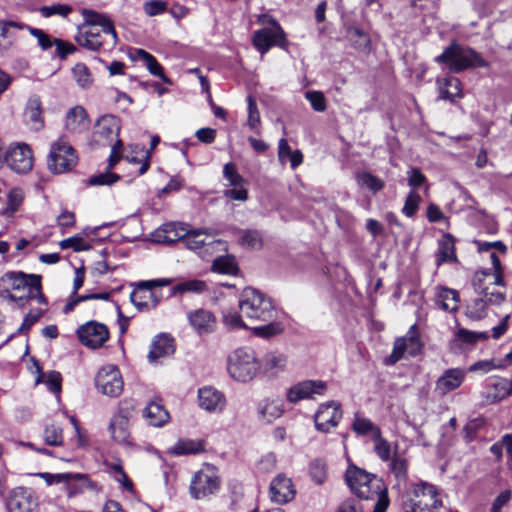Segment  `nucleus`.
Instances as JSON below:
<instances>
[{"instance_id":"40","label":"nucleus","mask_w":512,"mask_h":512,"mask_svg":"<svg viewBox=\"0 0 512 512\" xmlns=\"http://www.w3.org/2000/svg\"><path fill=\"white\" fill-rule=\"evenodd\" d=\"M493 392L488 393L486 399L489 403H497L511 395L509 381L504 378H495L491 384Z\"/></svg>"},{"instance_id":"13","label":"nucleus","mask_w":512,"mask_h":512,"mask_svg":"<svg viewBox=\"0 0 512 512\" xmlns=\"http://www.w3.org/2000/svg\"><path fill=\"white\" fill-rule=\"evenodd\" d=\"M273 28H263L253 34V45L263 55L272 46L286 48L288 41L286 34L276 20H271Z\"/></svg>"},{"instance_id":"19","label":"nucleus","mask_w":512,"mask_h":512,"mask_svg":"<svg viewBox=\"0 0 512 512\" xmlns=\"http://www.w3.org/2000/svg\"><path fill=\"white\" fill-rule=\"evenodd\" d=\"M327 389V384L321 380H306L292 386L288 393L287 399L296 403L303 399L313 398L315 395H323Z\"/></svg>"},{"instance_id":"50","label":"nucleus","mask_w":512,"mask_h":512,"mask_svg":"<svg viewBox=\"0 0 512 512\" xmlns=\"http://www.w3.org/2000/svg\"><path fill=\"white\" fill-rule=\"evenodd\" d=\"M357 183L360 186L368 188L373 193H376V192L382 190L384 187V182L380 178H378L368 172H363V173L359 174L357 176Z\"/></svg>"},{"instance_id":"28","label":"nucleus","mask_w":512,"mask_h":512,"mask_svg":"<svg viewBox=\"0 0 512 512\" xmlns=\"http://www.w3.org/2000/svg\"><path fill=\"white\" fill-rule=\"evenodd\" d=\"M287 366V356L283 353L268 352L260 362V369L267 376H276L283 372Z\"/></svg>"},{"instance_id":"12","label":"nucleus","mask_w":512,"mask_h":512,"mask_svg":"<svg viewBox=\"0 0 512 512\" xmlns=\"http://www.w3.org/2000/svg\"><path fill=\"white\" fill-rule=\"evenodd\" d=\"M95 384L100 393L109 397H118L124 387L120 370L113 364L105 365L97 372Z\"/></svg>"},{"instance_id":"42","label":"nucleus","mask_w":512,"mask_h":512,"mask_svg":"<svg viewBox=\"0 0 512 512\" xmlns=\"http://www.w3.org/2000/svg\"><path fill=\"white\" fill-rule=\"evenodd\" d=\"M456 260L454 241L451 236L447 235L440 243L436 255L437 265L444 262H452Z\"/></svg>"},{"instance_id":"27","label":"nucleus","mask_w":512,"mask_h":512,"mask_svg":"<svg viewBox=\"0 0 512 512\" xmlns=\"http://www.w3.org/2000/svg\"><path fill=\"white\" fill-rule=\"evenodd\" d=\"M143 417L149 425L154 427H162L170 419V415L160 399L151 400L147 404L143 410Z\"/></svg>"},{"instance_id":"18","label":"nucleus","mask_w":512,"mask_h":512,"mask_svg":"<svg viewBox=\"0 0 512 512\" xmlns=\"http://www.w3.org/2000/svg\"><path fill=\"white\" fill-rule=\"evenodd\" d=\"M120 120L113 115H104L96 123L94 140L99 145H109L120 133Z\"/></svg>"},{"instance_id":"39","label":"nucleus","mask_w":512,"mask_h":512,"mask_svg":"<svg viewBox=\"0 0 512 512\" xmlns=\"http://www.w3.org/2000/svg\"><path fill=\"white\" fill-rule=\"evenodd\" d=\"M353 431L360 436L370 434L372 439L379 436L380 428L376 426L370 419L356 415L352 423Z\"/></svg>"},{"instance_id":"1","label":"nucleus","mask_w":512,"mask_h":512,"mask_svg":"<svg viewBox=\"0 0 512 512\" xmlns=\"http://www.w3.org/2000/svg\"><path fill=\"white\" fill-rule=\"evenodd\" d=\"M0 298L23 306L31 299L45 303L42 293L41 276L22 271H8L0 277Z\"/></svg>"},{"instance_id":"6","label":"nucleus","mask_w":512,"mask_h":512,"mask_svg":"<svg viewBox=\"0 0 512 512\" xmlns=\"http://www.w3.org/2000/svg\"><path fill=\"white\" fill-rule=\"evenodd\" d=\"M259 371L260 362L251 348L236 349L228 358L229 375L236 381H251Z\"/></svg>"},{"instance_id":"46","label":"nucleus","mask_w":512,"mask_h":512,"mask_svg":"<svg viewBox=\"0 0 512 512\" xmlns=\"http://www.w3.org/2000/svg\"><path fill=\"white\" fill-rule=\"evenodd\" d=\"M212 269L221 274H236L238 267L235 258L231 255L219 256L213 261Z\"/></svg>"},{"instance_id":"23","label":"nucleus","mask_w":512,"mask_h":512,"mask_svg":"<svg viewBox=\"0 0 512 512\" xmlns=\"http://www.w3.org/2000/svg\"><path fill=\"white\" fill-rule=\"evenodd\" d=\"M90 119L82 106H75L68 110L65 120V129L72 134H82L89 130Z\"/></svg>"},{"instance_id":"17","label":"nucleus","mask_w":512,"mask_h":512,"mask_svg":"<svg viewBox=\"0 0 512 512\" xmlns=\"http://www.w3.org/2000/svg\"><path fill=\"white\" fill-rule=\"evenodd\" d=\"M5 163L17 173H27L33 166L32 150L27 144H15L7 149Z\"/></svg>"},{"instance_id":"57","label":"nucleus","mask_w":512,"mask_h":512,"mask_svg":"<svg viewBox=\"0 0 512 512\" xmlns=\"http://www.w3.org/2000/svg\"><path fill=\"white\" fill-rule=\"evenodd\" d=\"M242 314L235 311L223 312V322L229 329H247L248 325L244 322Z\"/></svg>"},{"instance_id":"32","label":"nucleus","mask_w":512,"mask_h":512,"mask_svg":"<svg viewBox=\"0 0 512 512\" xmlns=\"http://www.w3.org/2000/svg\"><path fill=\"white\" fill-rule=\"evenodd\" d=\"M460 302L459 293L454 289L437 288L436 304L444 311L455 312Z\"/></svg>"},{"instance_id":"14","label":"nucleus","mask_w":512,"mask_h":512,"mask_svg":"<svg viewBox=\"0 0 512 512\" xmlns=\"http://www.w3.org/2000/svg\"><path fill=\"white\" fill-rule=\"evenodd\" d=\"M343 411L341 404L337 401H328L319 405L315 415V428L323 433H329L336 428L342 419Z\"/></svg>"},{"instance_id":"16","label":"nucleus","mask_w":512,"mask_h":512,"mask_svg":"<svg viewBox=\"0 0 512 512\" xmlns=\"http://www.w3.org/2000/svg\"><path fill=\"white\" fill-rule=\"evenodd\" d=\"M77 336L83 345L96 349L102 347L108 340L109 330L102 323L89 321L78 328Z\"/></svg>"},{"instance_id":"36","label":"nucleus","mask_w":512,"mask_h":512,"mask_svg":"<svg viewBox=\"0 0 512 512\" xmlns=\"http://www.w3.org/2000/svg\"><path fill=\"white\" fill-rule=\"evenodd\" d=\"M188 225L183 223L171 222L162 226L161 232L165 235L161 239L162 242L172 243L178 240L185 241L188 234Z\"/></svg>"},{"instance_id":"8","label":"nucleus","mask_w":512,"mask_h":512,"mask_svg":"<svg viewBox=\"0 0 512 512\" xmlns=\"http://www.w3.org/2000/svg\"><path fill=\"white\" fill-rule=\"evenodd\" d=\"M78 161L75 149L64 138L60 137L51 144L47 159L48 169L56 174L71 170Z\"/></svg>"},{"instance_id":"35","label":"nucleus","mask_w":512,"mask_h":512,"mask_svg":"<svg viewBox=\"0 0 512 512\" xmlns=\"http://www.w3.org/2000/svg\"><path fill=\"white\" fill-rule=\"evenodd\" d=\"M202 451H204V442L191 439H180L174 446L168 449V453L174 456L198 454Z\"/></svg>"},{"instance_id":"15","label":"nucleus","mask_w":512,"mask_h":512,"mask_svg":"<svg viewBox=\"0 0 512 512\" xmlns=\"http://www.w3.org/2000/svg\"><path fill=\"white\" fill-rule=\"evenodd\" d=\"M422 344L415 325H412L403 337L398 338L393 347L391 355L388 357L387 364H395L405 353L416 356L421 352Z\"/></svg>"},{"instance_id":"58","label":"nucleus","mask_w":512,"mask_h":512,"mask_svg":"<svg viewBox=\"0 0 512 512\" xmlns=\"http://www.w3.org/2000/svg\"><path fill=\"white\" fill-rule=\"evenodd\" d=\"M25 29L28 30L29 33L37 39L38 45L43 50H48L54 45V39H52L51 36L44 32L43 30L30 27L28 25H26Z\"/></svg>"},{"instance_id":"44","label":"nucleus","mask_w":512,"mask_h":512,"mask_svg":"<svg viewBox=\"0 0 512 512\" xmlns=\"http://www.w3.org/2000/svg\"><path fill=\"white\" fill-rule=\"evenodd\" d=\"M207 290V284L203 280L191 279L178 283L172 288V294L203 293Z\"/></svg>"},{"instance_id":"5","label":"nucleus","mask_w":512,"mask_h":512,"mask_svg":"<svg viewBox=\"0 0 512 512\" xmlns=\"http://www.w3.org/2000/svg\"><path fill=\"white\" fill-rule=\"evenodd\" d=\"M435 60L438 63L446 64L449 70L454 73H459L474 66L485 67L487 65L476 51L463 47L456 42H452Z\"/></svg>"},{"instance_id":"20","label":"nucleus","mask_w":512,"mask_h":512,"mask_svg":"<svg viewBox=\"0 0 512 512\" xmlns=\"http://www.w3.org/2000/svg\"><path fill=\"white\" fill-rule=\"evenodd\" d=\"M466 375L467 371L463 368L446 369L436 380L435 392L440 396L447 395L462 385Z\"/></svg>"},{"instance_id":"47","label":"nucleus","mask_w":512,"mask_h":512,"mask_svg":"<svg viewBox=\"0 0 512 512\" xmlns=\"http://www.w3.org/2000/svg\"><path fill=\"white\" fill-rule=\"evenodd\" d=\"M138 55L146 63V67L151 74L160 77L166 83L170 82L164 75L162 66L157 62L153 55L142 49L138 50Z\"/></svg>"},{"instance_id":"34","label":"nucleus","mask_w":512,"mask_h":512,"mask_svg":"<svg viewBox=\"0 0 512 512\" xmlns=\"http://www.w3.org/2000/svg\"><path fill=\"white\" fill-rule=\"evenodd\" d=\"M151 151L146 150L144 146H130V151L125 155V159L130 163H140L138 175H143L150 167Z\"/></svg>"},{"instance_id":"54","label":"nucleus","mask_w":512,"mask_h":512,"mask_svg":"<svg viewBox=\"0 0 512 512\" xmlns=\"http://www.w3.org/2000/svg\"><path fill=\"white\" fill-rule=\"evenodd\" d=\"M239 242L244 247L256 249L262 246V237L260 232L257 230H245L243 231Z\"/></svg>"},{"instance_id":"43","label":"nucleus","mask_w":512,"mask_h":512,"mask_svg":"<svg viewBox=\"0 0 512 512\" xmlns=\"http://www.w3.org/2000/svg\"><path fill=\"white\" fill-rule=\"evenodd\" d=\"M488 301L482 296L473 299L466 307V316L471 320L479 321L487 316Z\"/></svg>"},{"instance_id":"52","label":"nucleus","mask_w":512,"mask_h":512,"mask_svg":"<svg viewBox=\"0 0 512 512\" xmlns=\"http://www.w3.org/2000/svg\"><path fill=\"white\" fill-rule=\"evenodd\" d=\"M43 437L48 445L61 446L63 444L62 428L55 424L46 426Z\"/></svg>"},{"instance_id":"7","label":"nucleus","mask_w":512,"mask_h":512,"mask_svg":"<svg viewBox=\"0 0 512 512\" xmlns=\"http://www.w3.org/2000/svg\"><path fill=\"white\" fill-rule=\"evenodd\" d=\"M474 291L488 301L490 305H500L505 299V292L497 287H504L503 273H492L490 270H481L474 273L472 279Z\"/></svg>"},{"instance_id":"37","label":"nucleus","mask_w":512,"mask_h":512,"mask_svg":"<svg viewBox=\"0 0 512 512\" xmlns=\"http://www.w3.org/2000/svg\"><path fill=\"white\" fill-rule=\"evenodd\" d=\"M109 431L111 433V437L116 442L120 444H126L129 442V422H127L126 420L113 417L109 425Z\"/></svg>"},{"instance_id":"53","label":"nucleus","mask_w":512,"mask_h":512,"mask_svg":"<svg viewBox=\"0 0 512 512\" xmlns=\"http://www.w3.org/2000/svg\"><path fill=\"white\" fill-rule=\"evenodd\" d=\"M224 178L229 182L232 187L245 186V179L238 173L234 163L229 162L223 168Z\"/></svg>"},{"instance_id":"33","label":"nucleus","mask_w":512,"mask_h":512,"mask_svg":"<svg viewBox=\"0 0 512 512\" xmlns=\"http://www.w3.org/2000/svg\"><path fill=\"white\" fill-rule=\"evenodd\" d=\"M437 84L439 87L440 99L454 101L455 98H461L462 89L461 82L456 77H447L443 80L438 79Z\"/></svg>"},{"instance_id":"30","label":"nucleus","mask_w":512,"mask_h":512,"mask_svg":"<svg viewBox=\"0 0 512 512\" xmlns=\"http://www.w3.org/2000/svg\"><path fill=\"white\" fill-rule=\"evenodd\" d=\"M188 319L192 327L199 333H209L215 326V318L209 311L199 309L189 313Z\"/></svg>"},{"instance_id":"11","label":"nucleus","mask_w":512,"mask_h":512,"mask_svg":"<svg viewBox=\"0 0 512 512\" xmlns=\"http://www.w3.org/2000/svg\"><path fill=\"white\" fill-rule=\"evenodd\" d=\"M171 279H154L137 283L136 288L130 295L131 302L139 309L155 308L159 303V297L154 292L155 287L168 286Z\"/></svg>"},{"instance_id":"3","label":"nucleus","mask_w":512,"mask_h":512,"mask_svg":"<svg viewBox=\"0 0 512 512\" xmlns=\"http://www.w3.org/2000/svg\"><path fill=\"white\" fill-rule=\"evenodd\" d=\"M81 14L85 21L90 25L89 29L82 33L78 38V42L81 46L92 51H97L101 48V34L97 27H101L102 32L111 36L112 43L116 44L117 33L109 18L89 9H83Z\"/></svg>"},{"instance_id":"56","label":"nucleus","mask_w":512,"mask_h":512,"mask_svg":"<svg viewBox=\"0 0 512 512\" xmlns=\"http://www.w3.org/2000/svg\"><path fill=\"white\" fill-rule=\"evenodd\" d=\"M41 476L45 479V481L51 485L54 483L65 482L67 484L70 483L71 479H82L84 483L87 482V478L85 475L81 474H70V473H61V474H50V473H42Z\"/></svg>"},{"instance_id":"25","label":"nucleus","mask_w":512,"mask_h":512,"mask_svg":"<svg viewBox=\"0 0 512 512\" xmlns=\"http://www.w3.org/2000/svg\"><path fill=\"white\" fill-rule=\"evenodd\" d=\"M199 406L209 412L221 411L225 406L224 395L213 387H203L198 391Z\"/></svg>"},{"instance_id":"21","label":"nucleus","mask_w":512,"mask_h":512,"mask_svg":"<svg viewBox=\"0 0 512 512\" xmlns=\"http://www.w3.org/2000/svg\"><path fill=\"white\" fill-rule=\"evenodd\" d=\"M270 498L278 504H285L291 501L296 490L292 480L284 474H278L270 483Z\"/></svg>"},{"instance_id":"49","label":"nucleus","mask_w":512,"mask_h":512,"mask_svg":"<svg viewBox=\"0 0 512 512\" xmlns=\"http://www.w3.org/2000/svg\"><path fill=\"white\" fill-rule=\"evenodd\" d=\"M348 38L356 49L365 50L370 45L369 36L364 31L356 27L348 29Z\"/></svg>"},{"instance_id":"41","label":"nucleus","mask_w":512,"mask_h":512,"mask_svg":"<svg viewBox=\"0 0 512 512\" xmlns=\"http://www.w3.org/2000/svg\"><path fill=\"white\" fill-rule=\"evenodd\" d=\"M266 324L251 327L252 333L261 338H270L281 334L284 331L282 322L275 321L274 318L270 321H265Z\"/></svg>"},{"instance_id":"61","label":"nucleus","mask_w":512,"mask_h":512,"mask_svg":"<svg viewBox=\"0 0 512 512\" xmlns=\"http://www.w3.org/2000/svg\"><path fill=\"white\" fill-rule=\"evenodd\" d=\"M407 461L400 457H395L391 462V471L399 482H404L407 478Z\"/></svg>"},{"instance_id":"31","label":"nucleus","mask_w":512,"mask_h":512,"mask_svg":"<svg viewBox=\"0 0 512 512\" xmlns=\"http://www.w3.org/2000/svg\"><path fill=\"white\" fill-rule=\"evenodd\" d=\"M258 412L263 421L271 423L282 416L283 402L279 399H265L259 404Z\"/></svg>"},{"instance_id":"63","label":"nucleus","mask_w":512,"mask_h":512,"mask_svg":"<svg viewBox=\"0 0 512 512\" xmlns=\"http://www.w3.org/2000/svg\"><path fill=\"white\" fill-rule=\"evenodd\" d=\"M71 11H72V8L70 6L64 5V4L43 6L40 8L41 15L46 18L51 17L56 14L66 17L68 14L71 13Z\"/></svg>"},{"instance_id":"2","label":"nucleus","mask_w":512,"mask_h":512,"mask_svg":"<svg viewBox=\"0 0 512 512\" xmlns=\"http://www.w3.org/2000/svg\"><path fill=\"white\" fill-rule=\"evenodd\" d=\"M345 480L358 498L376 500L372 512L387 511L390 499L387 488L379 477L356 466H350L345 473Z\"/></svg>"},{"instance_id":"55","label":"nucleus","mask_w":512,"mask_h":512,"mask_svg":"<svg viewBox=\"0 0 512 512\" xmlns=\"http://www.w3.org/2000/svg\"><path fill=\"white\" fill-rule=\"evenodd\" d=\"M61 249H73L76 252L87 251L91 249V245L80 236H73L60 241Z\"/></svg>"},{"instance_id":"62","label":"nucleus","mask_w":512,"mask_h":512,"mask_svg":"<svg viewBox=\"0 0 512 512\" xmlns=\"http://www.w3.org/2000/svg\"><path fill=\"white\" fill-rule=\"evenodd\" d=\"M135 409L136 405L134 400L124 399L119 403L118 412L113 417L129 422V419L134 415Z\"/></svg>"},{"instance_id":"4","label":"nucleus","mask_w":512,"mask_h":512,"mask_svg":"<svg viewBox=\"0 0 512 512\" xmlns=\"http://www.w3.org/2000/svg\"><path fill=\"white\" fill-rule=\"evenodd\" d=\"M239 309L242 316L250 321H270L276 315L271 299L250 287L241 293Z\"/></svg>"},{"instance_id":"24","label":"nucleus","mask_w":512,"mask_h":512,"mask_svg":"<svg viewBox=\"0 0 512 512\" xmlns=\"http://www.w3.org/2000/svg\"><path fill=\"white\" fill-rule=\"evenodd\" d=\"M174 351L175 345L173 337L169 334H159L154 337L151 343L148 360L154 363L160 358L172 355Z\"/></svg>"},{"instance_id":"45","label":"nucleus","mask_w":512,"mask_h":512,"mask_svg":"<svg viewBox=\"0 0 512 512\" xmlns=\"http://www.w3.org/2000/svg\"><path fill=\"white\" fill-rule=\"evenodd\" d=\"M72 76L75 82L82 89H88L93 84V77L89 68L83 63H77L73 66Z\"/></svg>"},{"instance_id":"48","label":"nucleus","mask_w":512,"mask_h":512,"mask_svg":"<svg viewBox=\"0 0 512 512\" xmlns=\"http://www.w3.org/2000/svg\"><path fill=\"white\" fill-rule=\"evenodd\" d=\"M37 383L43 382L46 384L48 389L56 394L59 395L61 392V382L62 377L61 374L57 371H50L48 373H41L36 380Z\"/></svg>"},{"instance_id":"29","label":"nucleus","mask_w":512,"mask_h":512,"mask_svg":"<svg viewBox=\"0 0 512 512\" xmlns=\"http://www.w3.org/2000/svg\"><path fill=\"white\" fill-rule=\"evenodd\" d=\"M43 108L41 99L37 95L29 98L25 108V118L27 123L35 131H39L44 127Z\"/></svg>"},{"instance_id":"9","label":"nucleus","mask_w":512,"mask_h":512,"mask_svg":"<svg viewBox=\"0 0 512 512\" xmlns=\"http://www.w3.org/2000/svg\"><path fill=\"white\" fill-rule=\"evenodd\" d=\"M411 507L419 512H438L442 507V495L436 486L427 482L414 485Z\"/></svg>"},{"instance_id":"26","label":"nucleus","mask_w":512,"mask_h":512,"mask_svg":"<svg viewBox=\"0 0 512 512\" xmlns=\"http://www.w3.org/2000/svg\"><path fill=\"white\" fill-rule=\"evenodd\" d=\"M218 234L217 230L211 228L189 229L185 237L184 245L201 256L204 252L208 238H212Z\"/></svg>"},{"instance_id":"22","label":"nucleus","mask_w":512,"mask_h":512,"mask_svg":"<svg viewBox=\"0 0 512 512\" xmlns=\"http://www.w3.org/2000/svg\"><path fill=\"white\" fill-rule=\"evenodd\" d=\"M37 507V500L32 492L26 488H16L7 501L9 512H33Z\"/></svg>"},{"instance_id":"64","label":"nucleus","mask_w":512,"mask_h":512,"mask_svg":"<svg viewBox=\"0 0 512 512\" xmlns=\"http://www.w3.org/2000/svg\"><path fill=\"white\" fill-rule=\"evenodd\" d=\"M143 10L150 17L157 16L167 10V3L161 0H150L143 4Z\"/></svg>"},{"instance_id":"60","label":"nucleus","mask_w":512,"mask_h":512,"mask_svg":"<svg viewBox=\"0 0 512 512\" xmlns=\"http://www.w3.org/2000/svg\"><path fill=\"white\" fill-rule=\"evenodd\" d=\"M248 126L251 130L256 131L260 125V113L257 108L256 102L252 96H248Z\"/></svg>"},{"instance_id":"38","label":"nucleus","mask_w":512,"mask_h":512,"mask_svg":"<svg viewBox=\"0 0 512 512\" xmlns=\"http://www.w3.org/2000/svg\"><path fill=\"white\" fill-rule=\"evenodd\" d=\"M23 199V190L17 187L12 188L7 194L6 205L0 208V214L7 217L12 216L22 204Z\"/></svg>"},{"instance_id":"59","label":"nucleus","mask_w":512,"mask_h":512,"mask_svg":"<svg viewBox=\"0 0 512 512\" xmlns=\"http://www.w3.org/2000/svg\"><path fill=\"white\" fill-rule=\"evenodd\" d=\"M375 442L374 451L382 461H388L391 457V446L387 440L382 438L381 432L379 436L373 438Z\"/></svg>"},{"instance_id":"51","label":"nucleus","mask_w":512,"mask_h":512,"mask_svg":"<svg viewBox=\"0 0 512 512\" xmlns=\"http://www.w3.org/2000/svg\"><path fill=\"white\" fill-rule=\"evenodd\" d=\"M422 201V198L421 196L419 195L418 192H416L414 189H412L406 199H405V203H404V206L402 208V213L406 216V217H413L417 210H418V207H419V204L421 203Z\"/></svg>"},{"instance_id":"10","label":"nucleus","mask_w":512,"mask_h":512,"mask_svg":"<svg viewBox=\"0 0 512 512\" xmlns=\"http://www.w3.org/2000/svg\"><path fill=\"white\" fill-rule=\"evenodd\" d=\"M220 487V479L214 466L206 464L191 480L190 493L195 499L214 494Z\"/></svg>"}]
</instances>
